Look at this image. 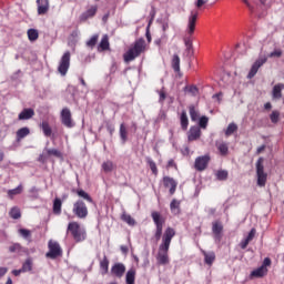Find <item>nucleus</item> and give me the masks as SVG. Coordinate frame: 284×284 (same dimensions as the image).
<instances>
[{
    "label": "nucleus",
    "instance_id": "obj_1",
    "mask_svg": "<svg viewBox=\"0 0 284 284\" xmlns=\"http://www.w3.org/2000/svg\"><path fill=\"white\" fill-rule=\"evenodd\" d=\"M151 217L153 220V223L155 225L154 236L153 239L159 243V241L162 242L159 245V251L156 255V261L159 265H168L170 263V245H172V239L176 236V231L173 227H166L163 233V225H165V217L161 215L159 212L153 211L151 213Z\"/></svg>",
    "mask_w": 284,
    "mask_h": 284
},
{
    "label": "nucleus",
    "instance_id": "obj_2",
    "mask_svg": "<svg viewBox=\"0 0 284 284\" xmlns=\"http://www.w3.org/2000/svg\"><path fill=\"white\" fill-rule=\"evenodd\" d=\"M196 21H199V11L192 10L187 18V24H186V31H185L186 36H184L183 38L187 57H192L194 54L192 34H194V31L196 30Z\"/></svg>",
    "mask_w": 284,
    "mask_h": 284
},
{
    "label": "nucleus",
    "instance_id": "obj_3",
    "mask_svg": "<svg viewBox=\"0 0 284 284\" xmlns=\"http://www.w3.org/2000/svg\"><path fill=\"white\" fill-rule=\"evenodd\" d=\"M146 45L145 40L140 38L134 41L133 45L123 54V59L125 63H130V61H134V59L141 57L143 52H145Z\"/></svg>",
    "mask_w": 284,
    "mask_h": 284
},
{
    "label": "nucleus",
    "instance_id": "obj_4",
    "mask_svg": "<svg viewBox=\"0 0 284 284\" xmlns=\"http://www.w3.org/2000/svg\"><path fill=\"white\" fill-rule=\"evenodd\" d=\"M67 234H71L75 243H81L87 239L85 230H82L81 225H79L77 222H71L68 224Z\"/></svg>",
    "mask_w": 284,
    "mask_h": 284
},
{
    "label": "nucleus",
    "instance_id": "obj_5",
    "mask_svg": "<svg viewBox=\"0 0 284 284\" xmlns=\"http://www.w3.org/2000/svg\"><path fill=\"white\" fill-rule=\"evenodd\" d=\"M263 161V158H258L256 161V176L258 187H265V184L267 183V173H265Z\"/></svg>",
    "mask_w": 284,
    "mask_h": 284
},
{
    "label": "nucleus",
    "instance_id": "obj_6",
    "mask_svg": "<svg viewBox=\"0 0 284 284\" xmlns=\"http://www.w3.org/2000/svg\"><path fill=\"white\" fill-rule=\"evenodd\" d=\"M72 212L77 219H88V205L83 200H77L73 203Z\"/></svg>",
    "mask_w": 284,
    "mask_h": 284
},
{
    "label": "nucleus",
    "instance_id": "obj_7",
    "mask_svg": "<svg viewBox=\"0 0 284 284\" xmlns=\"http://www.w3.org/2000/svg\"><path fill=\"white\" fill-rule=\"evenodd\" d=\"M49 252L45 253L47 258H51L54 261V258H59V256H63V250H61V245L58 242H54L52 240L48 243Z\"/></svg>",
    "mask_w": 284,
    "mask_h": 284
},
{
    "label": "nucleus",
    "instance_id": "obj_8",
    "mask_svg": "<svg viewBox=\"0 0 284 284\" xmlns=\"http://www.w3.org/2000/svg\"><path fill=\"white\" fill-rule=\"evenodd\" d=\"M70 51H67L60 59L58 72L61 73L62 77H65V74H68V70H70Z\"/></svg>",
    "mask_w": 284,
    "mask_h": 284
},
{
    "label": "nucleus",
    "instance_id": "obj_9",
    "mask_svg": "<svg viewBox=\"0 0 284 284\" xmlns=\"http://www.w3.org/2000/svg\"><path fill=\"white\" fill-rule=\"evenodd\" d=\"M60 119L64 128H69V129L74 128L75 123H74V120H72V111H70L69 108L62 109L60 113Z\"/></svg>",
    "mask_w": 284,
    "mask_h": 284
},
{
    "label": "nucleus",
    "instance_id": "obj_10",
    "mask_svg": "<svg viewBox=\"0 0 284 284\" xmlns=\"http://www.w3.org/2000/svg\"><path fill=\"white\" fill-rule=\"evenodd\" d=\"M210 161H212V158L210 154L201 155L195 159L194 168L197 172H203L204 170H207V165H210Z\"/></svg>",
    "mask_w": 284,
    "mask_h": 284
},
{
    "label": "nucleus",
    "instance_id": "obj_11",
    "mask_svg": "<svg viewBox=\"0 0 284 284\" xmlns=\"http://www.w3.org/2000/svg\"><path fill=\"white\" fill-rule=\"evenodd\" d=\"M267 63V59L265 57L258 58L251 67L248 71L247 79H254L258 72V69L263 68Z\"/></svg>",
    "mask_w": 284,
    "mask_h": 284
},
{
    "label": "nucleus",
    "instance_id": "obj_12",
    "mask_svg": "<svg viewBox=\"0 0 284 284\" xmlns=\"http://www.w3.org/2000/svg\"><path fill=\"white\" fill-rule=\"evenodd\" d=\"M212 234L216 244L223 241V224L221 222H213Z\"/></svg>",
    "mask_w": 284,
    "mask_h": 284
},
{
    "label": "nucleus",
    "instance_id": "obj_13",
    "mask_svg": "<svg viewBox=\"0 0 284 284\" xmlns=\"http://www.w3.org/2000/svg\"><path fill=\"white\" fill-rule=\"evenodd\" d=\"M125 274V264L123 263H115L111 267V275L115 276V278H123Z\"/></svg>",
    "mask_w": 284,
    "mask_h": 284
},
{
    "label": "nucleus",
    "instance_id": "obj_14",
    "mask_svg": "<svg viewBox=\"0 0 284 284\" xmlns=\"http://www.w3.org/2000/svg\"><path fill=\"white\" fill-rule=\"evenodd\" d=\"M163 185H164V187L169 189V193L172 196L176 192V187H178L179 183L173 178L164 176L163 178Z\"/></svg>",
    "mask_w": 284,
    "mask_h": 284
},
{
    "label": "nucleus",
    "instance_id": "obj_15",
    "mask_svg": "<svg viewBox=\"0 0 284 284\" xmlns=\"http://www.w3.org/2000/svg\"><path fill=\"white\" fill-rule=\"evenodd\" d=\"M36 3L38 6V14L40 17L48 14V11L50 10V0H37Z\"/></svg>",
    "mask_w": 284,
    "mask_h": 284
},
{
    "label": "nucleus",
    "instance_id": "obj_16",
    "mask_svg": "<svg viewBox=\"0 0 284 284\" xmlns=\"http://www.w3.org/2000/svg\"><path fill=\"white\" fill-rule=\"evenodd\" d=\"M98 10H99V7L91 6L87 11H84L80 16V21L84 22V21H88V19H92L93 17H95Z\"/></svg>",
    "mask_w": 284,
    "mask_h": 284
},
{
    "label": "nucleus",
    "instance_id": "obj_17",
    "mask_svg": "<svg viewBox=\"0 0 284 284\" xmlns=\"http://www.w3.org/2000/svg\"><path fill=\"white\" fill-rule=\"evenodd\" d=\"M201 253L204 256L205 265L212 267V265H214V262L216 261V253H214V251L206 252L205 250H201Z\"/></svg>",
    "mask_w": 284,
    "mask_h": 284
},
{
    "label": "nucleus",
    "instance_id": "obj_18",
    "mask_svg": "<svg viewBox=\"0 0 284 284\" xmlns=\"http://www.w3.org/2000/svg\"><path fill=\"white\" fill-rule=\"evenodd\" d=\"M201 139V128L191 126L187 133V141H199Z\"/></svg>",
    "mask_w": 284,
    "mask_h": 284
},
{
    "label": "nucleus",
    "instance_id": "obj_19",
    "mask_svg": "<svg viewBox=\"0 0 284 284\" xmlns=\"http://www.w3.org/2000/svg\"><path fill=\"white\" fill-rule=\"evenodd\" d=\"M32 116H34V109L28 108V109H23L19 113L18 119L19 121H30Z\"/></svg>",
    "mask_w": 284,
    "mask_h": 284
},
{
    "label": "nucleus",
    "instance_id": "obj_20",
    "mask_svg": "<svg viewBox=\"0 0 284 284\" xmlns=\"http://www.w3.org/2000/svg\"><path fill=\"white\" fill-rule=\"evenodd\" d=\"M263 276H267V268L263 266L253 270L250 274V278H263Z\"/></svg>",
    "mask_w": 284,
    "mask_h": 284
},
{
    "label": "nucleus",
    "instance_id": "obj_21",
    "mask_svg": "<svg viewBox=\"0 0 284 284\" xmlns=\"http://www.w3.org/2000/svg\"><path fill=\"white\" fill-rule=\"evenodd\" d=\"M136 281V268L131 267L125 274V283L134 284Z\"/></svg>",
    "mask_w": 284,
    "mask_h": 284
},
{
    "label": "nucleus",
    "instance_id": "obj_22",
    "mask_svg": "<svg viewBox=\"0 0 284 284\" xmlns=\"http://www.w3.org/2000/svg\"><path fill=\"white\" fill-rule=\"evenodd\" d=\"M283 90H284V84L278 83L273 87L272 91V97L273 99H282L283 98Z\"/></svg>",
    "mask_w": 284,
    "mask_h": 284
},
{
    "label": "nucleus",
    "instance_id": "obj_23",
    "mask_svg": "<svg viewBox=\"0 0 284 284\" xmlns=\"http://www.w3.org/2000/svg\"><path fill=\"white\" fill-rule=\"evenodd\" d=\"M181 129L185 132L190 125V120L187 119V112L183 110L180 115Z\"/></svg>",
    "mask_w": 284,
    "mask_h": 284
},
{
    "label": "nucleus",
    "instance_id": "obj_24",
    "mask_svg": "<svg viewBox=\"0 0 284 284\" xmlns=\"http://www.w3.org/2000/svg\"><path fill=\"white\" fill-rule=\"evenodd\" d=\"M221 156H227L230 153V146L227 145L226 142H216L215 143Z\"/></svg>",
    "mask_w": 284,
    "mask_h": 284
},
{
    "label": "nucleus",
    "instance_id": "obj_25",
    "mask_svg": "<svg viewBox=\"0 0 284 284\" xmlns=\"http://www.w3.org/2000/svg\"><path fill=\"white\" fill-rule=\"evenodd\" d=\"M100 270L101 274L105 276L110 270V260H108V256H103V258L100 261Z\"/></svg>",
    "mask_w": 284,
    "mask_h": 284
},
{
    "label": "nucleus",
    "instance_id": "obj_26",
    "mask_svg": "<svg viewBox=\"0 0 284 284\" xmlns=\"http://www.w3.org/2000/svg\"><path fill=\"white\" fill-rule=\"evenodd\" d=\"M105 50H110V40H109L108 36H103L98 45L99 52H104Z\"/></svg>",
    "mask_w": 284,
    "mask_h": 284
},
{
    "label": "nucleus",
    "instance_id": "obj_27",
    "mask_svg": "<svg viewBox=\"0 0 284 284\" xmlns=\"http://www.w3.org/2000/svg\"><path fill=\"white\" fill-rule=\"evenodd\" d=\"M72 192L78 194V196H80V199H83L88 203H94V200L92 199V196H90L88 194V192L83 191V189L72 190Z\"/></svg>",
    "mask_w": 284,
    "mask_h": 284
},
{
    "label": "nucleus",
    "instance_id": "obj_28",
    "mask_svg": "<svg viewBox=\"0 0 284 284\" xmlns=\"http://www.w3.org/2000/svg\"><path fill=\"white\" fill-rule=\"evenodd\" d=\"M72 192L78 194V196H80V199H83L88 203H94V200L92 199V196H90L88 194V192L83 191V189L72 190Z\"/></svg>",
    "mask_w": 284,
    "mask_h": 284
},
{
    "label": "nucleus",
    "instance_id": "obj_29",
    "mask_svg": "<svg viewBox=\"0 0 284 284\" xmlns=\"http://www.w3.org/2000/svg\"><path fill=\"white\" fill-rule=\"evenodd\" d=\"M119 133L122 144L125 145V143H128V128L125 126V123L120 124Z\"/></svg>",
    "mask_w": 284,
    "mask_h": 284
},
{
    "label": "nucleus",
    "instance_id": "obj_30",
    "mask_svg": "<svg viewBox=\"0 0 284 284\" xmlns=\"http://www.w3.org/2000/svg\"><path fill=\"white\" fill-rule=\"evenodd\" d=\"M189 114L191 116V121L196 122L201 119V113L196 110V106L190 105L189 106Z\"/></svg>",
    "mask_w": 284,
    "mask_h": 284
},
{
    "label": "nucleus",
    "instance_id": "obj_31",
    "mask_svg": "<svg viewBox=\"0 0 284 284\" xmlns=\"http://www.w3.org/2000/svg\"><path fill=\"white\" fill-rule=\"evenodd\" d=\"M171 65L174 72H181V58L179 54H173Z\"/></svg>",
    "mask_w": 284,
    "mask_h": 284
},
{
    "label": "nucleus",
    "instance_id": "obj_32",
    "mask_svg": "<svg viewBox=\"0 0 284 284\" xmlns=\"http://www.w3.org/2000/svg\"><path fill=\"white\" fill-rule=\"evenodd\" d=\"M40 128L44 136H52V126H50V123L48 121H42L40 123Z\"/></svg>",
    "mask_w": 284,
    "mask_h": 284
},
{
    "label": "nucleus",
    "instance_id": "obj_33",
    "mask_svg": "<svg viewBox=\"0 0 284 284\" xmlns=\"http://www.w3.org/2000/svg\"><path fill=\"white\" fill-rule=\"evenodd\" d=\"M170 210L172 214H181V202L178 201L176 199H173L170 204Z\"/></svg>",
    "mask_w": 284,
    "mask_h": 284
},
{
    "label": "nucleus",
    "instance_id": "obj_34",
    "mask_svg": "<svg viewBox=\"0 0 284 284\" xmlns=\"http://www.w3.org/2000/svg\"><path fill=\"white\" fill-rule=\"evenodd\" d=\"M30 134V129L28 126H23L19 129L16 133L17 141H21L22 139H26Z\"/></svg>",
    "mask_w": 284,
    "mask_h": 284
},
{
    "label": "nucleus",
    "instance_id": "obj_35",
    "mask_svg": "<svg viewBox=\"0 0 284 284\" xmlns=\"http://www.w3.org/2000/svg\"><path fill=\"white\" fill-rule=\"evenodd\" d=\"M145 161H146L152 174H154V176H158L159 175V169L156 168V162H154V160H152V158H150V156H146Z\"/></svg>",
    "mask_w": 284,
    "mask_h": 284
},
{
    "label": "nucleus",
    "instance_id": "obj_36",
    "mask_svg": "<svg viewBox=\"0 0 284 284\" xmlns=\"http://www.w3.org/2000/svg\"><path fill=\"white\" fill-rule=\"evenodd\" d=\"M121 219L124 223H126V225H130L131 227H134L136 225V220H134V217H132V215L128 213H123L121 215Z\"/></svg>",
    "mask_w": 284,
    "mask_h": 284
},
{
    "label": "nucleus",
    "instance_id": "obj_37",
    "mask_svg": "<svg viewBox=\"0 0 284 284\" xmlns=\"http://www.w3.org/2000/svg\"><path fill=\"white\" fill-rule=\"evenodd\" d=\"M23 192V184H19L16 189H11L7 192L9 199H14V196Z\"/></svg>",
    "mask_w": 284,
    "mask_h": 284
},
{
    "label": "nucleus",
    "instance_id": "obj_38",
    "mask_svg": "<svg viewBox=\"0 0 284 284\" xmlns=\"http://www.w3.org/2000/svg\"><path fill=\"white\" fill-rule=\"evenodd\" d=\"M44 152H47V156H55L57 159H63V153H61V151L57 150V149H44Z\"/></svg>",
    "mask_w": 284,
    "mask_h": 284
},
{
    "label": "nucleus",
    "instance_id": "obj_39",
    "mask_svg": "<svg viewBox=\"0 0 284 284\" xmlns=\"http://www.w3.org/2000/svg\"><path fill=\"white\" fill-rule=\"evenodd\" d=\"M18 234H20V236H22V239L26 241H32V232L28 229H19Z\"/></svg>",
    "mask_w": 284,
    "mask_h": 284
},
{
    "label": "nucleus",
    "instance_id": "obj_40",
    "mask_svg": "<svg viewBox=\"0 0 284 284\" xmlns=\"http://www.w3.org/2000/svg\"><path fill=\"white\" fill-rule=\"evenodd\" d=\"M33 262L31 257H28L22 264L21 272H32Z\"/></svg>",
    "mask_w": 284,
    "mask_h": 284
},
{
    "label": "nucleus",
    "instance_id": "obj_41",
    "mask_svg": "<svg viewBox=\"0 0 284 284\" xmlns=\"http://www.w3.org/2000/svg\"><path fill=\"white\" fill-rule=\"evenodd\" d=\"M63 205V202L61 199L55 197L53 201V214H61V207Z\"/></svg>",
    "mask_w": 284,
    "mask_h": 284
},
{
    "label": "nucleus",
    "instance_id": "obj_42",
    "mask_svg": "<svg viewBox=\"0 0 284 284\" xmlns=\"http://www.w3.org/2000/svg\"><path fill=\"white\" fill-rule=\"evenodd\" d=\"M9 216L11 219H14V221H17L18 219H21V210H19V207L17 206H13L9 212Z\"/></svg>",
    "mask_w": 284,
    "mask_h": 284
},
{
    "label": "nucleus",
    "instance_id": "obj_43",
    "mask_svg": "<svg viewBox=\"0 0 284 284\" xmlns=\"http://www.w3.org/2000/svg\"><path fill=\"white\" fill-rule=\"evenodd\" d=\"M102 170L106 174L114 170V163L112 161H105L102 163Z\"/></svg>",
    "mask_w": 284,
    "mask_h": 284
},
{
    "label": "nucleus",
    "instance_id": "obj_44",
    "mask_svg": "<svg viewBox=\"0 0 284 284\" xmlns=\"http://www.w3.org/2000/svg\"><path fill=\"white\" fill-rule=\"evenodd\" d=\"M27 34L29 41H37L39 39V31L37 29H29Z\"/></svg>",
    "mask_w": 284,
    "mask_h": 284
},
{
    "label": "nucleus",
    "instance_id": "obj_45",
    "mask_svg": "<svg viewBox=\"0 0 284 284\" xmlns=\"http://www.w3.org/2000/svg\"><path fill=\"white\" fill-rule=\"evenodd\" d=\"M184 92H189L192 97H196L199 94V88L196 85H186L184 87Z\"/></svg>",
    "mask_w": 284,
    "mask_h": 284
},
{
    "label": "nucleus",
    "instance_id": "obj_46",
    "mask_svg": "<svg viewBox=\"0 0 284 284\" xmlns=\"http://www.w3.org/2000/svg\"><path fill=\"white\" fill-rule=\"evenodd\" d=\"M217 181H227V176H230V173L225 170H219L215 174Z\"/></svg>",
    "mask_w": 284,
    "mask_h": 284
},
{
    "label": "nucleus",
    "instance_id": "obj_47",
    "mask_svg": "<svg viewBox=\"0 0 284 284\" xmlns=\"http://www.w3.org/2000/svg\"><path fill=\"white\" fill-rule=\"evenodd\" d=\"M236 130H239V125H236V123L234 122L230 123L225 131V136H232V134L236 132Z\"/></svg>",
    "mask_w": 284,
    "mask_h": 284
},
{
    "label": "nucleus",
    "instance_id": "obj_48",
    "mask_svg": "<svg viewBox=\"0 0 284 284\" xmlns=\"http://www.w3.org/2000/svg\"><path fill=\"white\" fill-rule=\"evenodd\" d=\"M199 125L200 128H202V130H206L207 129V123H210V118L203 115L201 118H199Z\"/></svg>",
    "mask_w": 284,
    "mask_h": 284
},
{
    "label": "nucleus",
    "instance_id": "obj_49",
    "mask_svg": "<svg viewBox=\"0 0 284 284\" xmlns=\"http://www.w3.org/2000/svg\"><path fill=\"white\" fill-rule=\"evenodd\" d=\"M29 199H33V200L39 199V189L37 186H32L29 190Z\"/></svg>",
    "mask_w": 284,
    "mask_h": 284
},
{
    "label": "nucleus",
    "instance_id": "obj_50",
    "mask_svg": "<svg viewBox=\"0 0 284 284\" xmlns=\"http://www.w3.org/2000/svg\"><path fill=\"white\" fill-rule=\"evenodd\" d=\"M99 41V34H94L90 38V40L87 42V47L91 48V50L97 45V42Z\"/></svg>",
    "mask_w": 284,
    "mask_h": 284
},
{
    "label": "nucleus",
    "instance_id": "obj_51",
    "mask_svg": "<svg viewBox=\"0 0 284 284\" xmlns=\"http://www.w3.org/2000/svg\"><path fill=\"white\" fill-rule=\"evenodd\" d=\"M280 116H281V113L278 111H273L270 115V119L272 123H278Z\"/></svg>",
    "mask_w": 284,
    "mask_h": 284
},
{
    "label": "nucleus",
    "instance_id": "obj_52",
    "mask_svg": "<svg viewBox=\"0 0 284 284\" xmlns=\"http://www.w3.org/2000/svg\"><path fill=\"white\" fill-rule=\"evenodd\" d=\"M268 57L271 59H274V57H276L277 59H280V57H283V51L281 49H275L273 52H271L268 54Z\"/></svg>",
    "mask_w": 284,
    "mask_h": 284
},
{
    "label": "nucleus",
    "instance_id": "obj_53",
    "mask_svg": "<svg viewBox=\"0 0 284 284\" xmlns=\"http://www.w3.org/2000/svg\"><path fill=\"white\" fill-rule=\"evenodd\" d=\"M21 250V244L19 243H13L11 246H9V252H11V254H14V252H20Z\"/></svg>",
    "mask_w": 284,
    "mask_h": 284
},
{
    "label": "nucleus",
    "instance_id": "obj_54",
    "mask_svg": "<svg viewBox=\"0 0 284 284\" xmlns=\"http://www.w3.org/2000/svg\"><path fill=\"white\" fill-rule=\"evenodd\" d=\"M105 128H106L110 136H112V134H114V132H115L114 124L112 122H106Z\"/></svg>",
    "mask_w": 284,
    "mask_h": 284
},
{
    "label": "nucleus",
    "instance_id": "obj_55",
    "mask_svg": "<svg viewBox=\"0 0 284 284\" xmlns=\"http://www.w3.org/2000/svg\"><path fill=\"white\" fill-rule=\"evenodd\" d=\"M48 153L45 152V150H43V152L39 155L38 161L39 163H45V161H48Z\"/></svg>",
    "mask_w": 284,
    "mask_h": 284
},
{
    "label": "nucleus",
    "instance_id": "obj_56",
    "mask_svg": "<svg viewBox=\"0 0 284 284\" xmlns=\"http://www.w3.org/2000/svg\"><path fill=\"white\" fill-rule=\"evenodd\" d=\"M254 236H256V229H252L248 232V235L246 236V239H247L248 242H251V241H254Z\"/></svg>",
    "mask_w": 284,
    "mask_h": 284
},
{
    "label": "nucleus",
    "instance_id": "obj_57",
    "mask_svg": "<svg viewBox=\"0 0 284 284\" xmlns=\"http://www.w3.org/2000/svg\"><path fill=\"white\" fill-rule=\"evenodd\" d=\"M159 95H160V98H159V103H164L165 102V99H166V94H165V91H163V90H161V91H159Z\"/></svg>",
    "mask_w": 284,
    "mask_h": 284
},
{
    "label": "nucleus",
    "instance_id": "obj_58",
    "mask_svg": "<svg viewBox=\"0 0 284 284\" xmlns=\"http://www.w3.org/2000/svg\"><path fill=\"white\" fill-rule=\"evenodd\" d=\"M270 265H272V260L270 257H265L261 267H265L267 270V267H270Z\"/></svg>",
    "mask_w": 284,
    "mask_h": 284
},
{
    "label": "nucleus",
    "instance_id": "obj_59",
    "mask_svg": "<svg viewBox=\"0 0 284 284\" xmlns=\"http://www.w3.org/2000/svg\"><path fill=\"white\" fill-rule=\"evenodd\" d=\"M247 245H250V242L247 241L246 237L240 242L241 250H246Z\"/></svg>",
    "mask_w": 284,
    "mask_h": 284
},
{
    "label": "nucleus",
    "instance_id": "obj_60",
    "mask_svg": "<svg viewBox=\"0 0 284 284\" xmlns=\"http://www.w3.org/2000/svg\"><path fill=\"white\" fill-rule=\"evenodd\" d=\"M145 37L148 43H152V34L150 33V27L146 28Z\"/></svg>",
    "mask_w": 284,
    "mask_h": 284
},
{
    "label": "nucleus",
    "instance_id": "obj_61",
    "mask_svg": "<svg viewBox=\"0 0 284 284\" xmlns=\"http://www.w3.org/2000/svg\"><path fill=\"white\" fill-rule=\"evenodd\" d=\"M209 0H197L195 2L196 8H203V6H205V3H207Z\"/></svg>",
    "mask_w": 284,
    "mask_h": 284
},
{
    "label": "nucleus",
    "instance_id": "obj_62",
    "mask_svg": "<svg viewBox=\"0 0 284 284\" xmlns=\"http://www.w3.org/2000/svg\"><path fill=\"white\" fill-rule=\"evenodd\" d=\"M169 29H170V24L168 22H163L162 23V31L164 32L163 37H166L165 32H168Z\"/></svg>",
    "mask_w": 284,
    "mask_h": 284
},
{
    "label": "nucleus",
    "instance_id": "obj_63",
    "mask_svg": "<svg viewBox=\"0 0 284 284\" xmlns=\"http://www.w3.org/2000/svg\"><path fill=\"white\" fill-rule=\"evenodd\" d=\"M8 274V267H0V278Z\"/></svg>",
    "mask_w": 284,
    "mask_h": 284
},
{
    "label": "nucleus",
    "instance_id": "obj_64",
    "mask_svg": "<svg viewBox=\"0 0 284 284\" xmlns=\"http://www.w3.org/2000/svg\"><path fill=\"white\" fill-rule=\"evenodd\" d=\"M120 250H121L122 254H128V252H130V248L126 245H121Z\"/></svg>",
    "mask_w": 284,
    "mask_h": 284
}]
</instances>
